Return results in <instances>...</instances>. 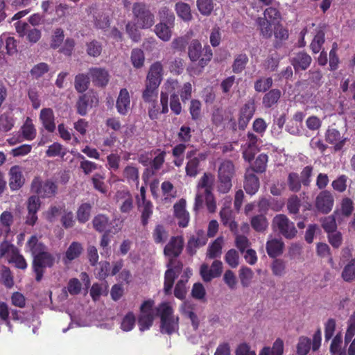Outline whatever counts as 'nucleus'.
Wrapping results in <instances>:
<instances>
[{
    "instance_id": "obj_37",
    "label": "nucleus",
    "mask_w": 355,
    "mask_h": 355,
    "mask_svg": "<svg viewBox=\"0 0 355 355\" xmlns=\"http://www.w3.org/2000/svg\"><path fill=\"white\" fill-rule=\"evenodd\" d=\"M153 154L156 155V156L153 159H151L150 166L153 173H155L162 167L165 162L166 153L165 150H162L161 149L157 148L153 150Z\"/></svg>"
},
{
    "instance_id": "obj_16",
    "label": "nucleus",
    "mask_w": 355,
    "mask_h": 355,
    "mask_svg": "<svg viewBox=\"0 0 355 355\" xmlns=\"http://www.w3.org/2000/svg\"><path fill=\"white\" fill-rule=\"evenodd\" d=\"M174 216L178 220V224L180 227H187L189 225L190 216L186 210V200L183 198L173 205Z\"/></svg>"
},
{
    "instance_id": "obj_43",
    "label": "nucleus",
    "mask_w": 355,
    "mask_h": 355,
    "mask_svg": "<svg viewBox=\"0 0 355 355\" xmlns=\"http://www.w3.org/2000/svg\"><path fill=\"white\" fill-rule=\"evenodd\" d=\"M256 22L259 27L261 35L266 39L271 37L272 35V24L273 23L266 19V18L262 17H258Z\"/></svg>"
},
{
    "instance_id": "obj_3",
    "label": "nucleus",
    "mask_w": 355,
    "mask_h": 355,
    "mask_svg": "<svg viewBox=\"0 0 355 355\" xmlns=\"http://www.w3.org/2000/svg\"><path fill=\"white\" fill-rule=\"evenodd\" d=\"M132 14L135 25L141 29L149 28L155 23L154 15L149 7L143 2L133 3Z\"/></svg>"
},
{
    "instance_id": "obj_26",
    "label": "nucleus",
    "mask_w": 355,
    "mask_h": 355,
    "mask_svg": "<svg viewBox=\"0 0 355 355\" xmlns=\"http://www.w3.org/2000/svg\"><path fill=\"white\" fill-rule=\"evenodd\" d=\"M220 220L223 225L229 227L230 231L234 234H237L238 224L234 220V214L232 211L227 209H223L220 211Z\"/></svg>"
},
{
    "instance_id": "obj_1",
    "label": "nucleus",
    "mask_w": 355,
    "mask_h": 355,
    "mask_svg": "<svg viewBox=\"0 0 355 355\" xmlns=\"http://www.w3.org/2000/svg\"><path fill=\"white\" fill-rule=\"evenodd\" d=\"M213 182V175L209 173H205L199 180L193 206L195 212L198 213L203 207L205 202L209 212L214 213L216 211V202L212 193Z\"/></svg>"
},
{
    "instance_id": "obj_50",
    "label": "nucleus",
    "mask_w": 355,
    "mask_h": 355,
    "mask_svg": "<svg viewBox=\"0 0 355 355\" xmlns=\"http://www.w3.org/2000/svg\"><path fill=\"white\" fill-rule=\"evenodd\" d=\"M287 184L291 191L297 193L300 191L302 181L297 173L291 172L288 175Z\"/></svg>"
},
{
    "instance_id": "obj_21",
    "label": "nucleus",
    "mask_w": 355,
    "mask_h": 355,
    "mask_svg": "<svg viewBox=\"0 0 355 355\" xmlns=\"http://www.w3.org/2000/svg\"><path fill=\"white\" fill-rule=\"evenodd\" d=\"M9 187L12 191L19 190L24 184V178L19 166H12L9 171Z\"/></svg>"
},
{
    "instance_id": "obj_60",
    "label": "nucleus",
    "mask_w": 355,
    "mask_h": 355,
    "mask_svg": "<svg viewBox=\"0 0 355 355\" xmlns=\"http://www.w3.org/2000/svg\"><path fill=\"white\" fill-rule=\"evenodd\" d=\"M77 158L81 160L80 163V168L83 170L85 175L89 174L98 168L97 164L85 159L83 155L78 153Z\"/></svg>"
},
{
    "instance_id": "obj_4",
    "label": "nucleus",
    "mask_w": 355,
    "mask_h": 355,
    "mask_svg": "<svg viewBox=\"0 0 355 355\" xmlns=\"http://www.w3.org/2000/svg\"><path fill=\"white\" fill-rule=\"evenodd\" d=\"M188 55L192 62L199 60L200 66L204 67L211 60L213 53L209 46L202 49L199 40H192L188 47Z\"/></svg>"
},
{
    "instance_id": "obj_64",
    "label": "nucleus",
    "mask_w": 355,
    "mask_h": 355,
    "mask_svg": "<svg viewBox=\"0 0 355 355\" xmlns=\"http://www.w3.org/2000/svg\"><path fill=\"white\" fill-rule=\"evenodd\" d=\"M321 223L322 228L327 233L333 232L337 228L336 218L334 215L324 217L321 220Z\"/></svg>"
},
{
    "instance_id": "obj_33",
    "label": "nucleus",
    "mask_w": 355,
    "mask_h": 355,
    "mask_svg": "<svg viewBox=\"0 0 355 355\" xmlns=\"http://www.w3.org/2000/svg\"><path fill=\"white\" fill-rule=\"evenodd\" d=\"M92 224L94 228L98 232H107L110 225V218L105 214H98L93 218Z\"/></svg>"
},
{
    "instance_id": "obj_57",
    "label": "nucleus",
    "mask_w": 355,
    "mask_h": 355,
    "mask_svg": "<svg viewBox=\"0 0 355 355\" xmlns=\"http://www.w3.org/2000/svg\"><path fill=\"white\" fill-rule=\"evenodd\" d=\"M232 187V180L217 175L216 190L219 193L225 194Z\"/></svg>"
},
{
    "instance_id": "obj_29",
    "label": "nucleus",
    "mask_w": 355,
    "mask_h": 355,
    "mask_svg": "<svg viewBox=\"0 0 355 355\" xmlns=\"http://www.w3.org/2000/svg\"><path fill=\"white\" fill-rule=\"evenodd\" d=\"M282 95V92L279 89H272L266 92L263 98L262 103L265 108H271L276 105Z\"/></svg>"
},
{
    "instance_id": "obj_46",
    "label": "nucleus",
    "mask_w": 355,
    "mask_h": 355,
    "mask_svg": "<svg viewBox=\"0 0 355 355\" xmlns=\"http://www.w3.org/2000/svg\"><path fill=\"white\" fill-rule=\"evenodd\" d=\"M92 205L89 202L81 204L76 212L77 220L80 223H85L89 220L91 215Z\"/></svg>"
},
{
    "instance_id": "obj_9",
    "label": "nucleus",
    "mask_w": 355,
    "mask_h": 355,
    "mask_svg": "<svg viewBox=\"0 0 355 355\" xmlns=\"http://www.w3.org/2000/svg\"><path fill=\"white\" fill-rule=\"evenodd\" d=\"M334 198L331 191H321L315 198V207L317 211L323 214H329L333 209Z\"/></svg>"
},
{
    "instance_id": "obj_40",
    "label": "nucleus",
    "mask_w": 355,
    "mask_h": 355,
    "mask_svg": "<svg viewBox=\"0 0 355 355\" xmlns=\"http://www.w3.org/2000/svg\"><path fill=\"white\" fill-rule=\"evenodd\" d=\"M22 136L24 139L32 141L36 137V130L34 125L33 124L31 118L27 117L24 123L21 128Z\"/></svg>"
},
{
    "instance_id": "obj_63",
    "label": "nucleus",
    "mask_w": 355,
    "mask_h": 355,
    "mask_svg": "<svg viewBox=\"0 0 355 355\" xmlns=\"http://www.w3.org/2000/svg\"><path fill=\"white\" fill-rule=\"evenodd\" d=\"M311 340L307 337H300L297 345L298 355H306L311 349Z\"/></svg>"
},
{
    "instance_id": "obj_47",
    "label": "nucleus",
    "mask_w": 355,
    "mask_h": 355,
    "mask_svg": "<svg viewBox=\"0 0 355 355\" xmlns=\"http://www.w3.org/2000/svg\"><path fill=\"white\" fill-rule=\"evenodd\" d=\"M268 160V155L265 153H261L256 158L254 166L247 170H252V173H262L266 170Z\"/></svg>"
},
{
    "instance_id": "obj_6",
    "label": "nucleus",
    "mask_w": 355,
    "mask_h": 355,
    "mask_svg": "<svg viewBox=\"0 0 355 355\" xmlns=\"http://www.w3.org/2000/svg\"><path fill=\"white\" fill-rule=\"evenodd\" d=\"M54 263V256L47 251L40 254H37V256H34L32 262V268L33 272L35 273V280L38 282H40L45 272V268L53 267Z\"/></svg>"
},
{
    "instance_id": "obj_20",
    "label": "nucleus",
    "mask_w": 355,
    "mask_h": 355,
    "mask_svg": "<svg viewBox=\"0 0 355 355\" xmlns=\"http://www.w3.org/2000/svg\"><path fill=\"white\" fill-rule=\"evenodd\" d=\"M40 121L44 129L49 132H53L56 128L55 115L51 108H43L40 111Z\"/></svg>"
},
{
    "instance_id": "obj_12",
    "label": "nucleus",
    "mask_w": 355,
    "mask_h": 355,
    "mask_svg": "<svg viewBox=\"0 0 355 355\" xmlns=\"http://www.w3.org/2000/svg\"><path fill=\"white\" fill-rule=\"evenodd\" d=\"M207 237L203 230H199L196 234L191 235L187 241L186 245L187 253L189 256H193L197 252V249L206 245Z\"/></svg>"
},
{
    "instance_id": "obj_19",
    "label": "nucleus",
    "mask_w": 355,
    "mask_h": 355,
    "mask_svg": "<svg viewBox=\"0 0 355 355\" xmlns=\"http://www.w3.org/2000/svg\"><path fill=\"white\" fill-rule=\"evenodd\" d=\"M163 76V66L162 63L157 61L153 63L146 76V83L159 86Z\"/></svg>"
},
{
    "instance_id": "obj_17",
    "label": "nucleus",
    "mask_w": 355,
    "mask_h": 355,
    "mask_svg": "<svg viewBox=\"0 0 355 355\" xmlns=\"http://www.w3.org/2000/svg\"><path fill=\"white\" fill-rule=\"evenodd\" d=\"M324 137L327 143L334 145L335 151L341 150L347 140V138L343 137L336 128H329L325 132Z\"/></svg>"
},
{
    "instance_id": "obj_54",
    "label": "nucleus",
    "mask_w": 355,
    "mask_h": 355,
    "mask_svg": "<svg viewBox=\"0 0 355 355\" xmlns=\"http://www.w3.org/2000/svg\"><path fill=\"white\" fill-rule=\"evenodd\" d=\"M158 15L160 22H164L166 24L174 26L175 15L168 7H162L159 10Z\"/></svg>"
},
{
    "instance_id": "obj_41",
    "label": "nucleus",
    "mask_w": 355,
    "mask_h": 355,
    "mask_svg": "<svg viewBox=\"0 0 355 355\" xmlns=\"http://www.w3.org/2000/svg\"><path fill=\"white\" fill-rule=\"evenodd\" d=\"M123 175L129 184L135 183L138 185L139 180V170L137 167L132 164L126 166L123 169Z\"/></svg>"
},
{
    "instance_id": "obj_15",
    "label": "nucleus",
    "mask_w": 355,
    "mask_h": 355,
    "mask_svg": "<svg viewBox=\"0 0 355 355\" xmlns=\"http://www.w3.org/2000/svg\"><path fill=\"white\" fill-rule=\"evenodd\" d=\"M114 200L119 205V210L123 214H128L133 208L132 196L128 190H119L114 195Z\"/></svg>"
},
{
    "instance_id": "obj_25",
    "label": "nucleus",
    "mask_w": 355,
    "mask_h": 355,
    "mask_svg": "<svg viewBox=\"0 0 355 355\" xmlns=\"http://www.w3.org/2000/svg\"><path fill=\"white\" fill-rule=\"evenodd\" d=\"M130 100L128 91L125 88L121 89L116 103L118 112L121 115H125L130 109Z\"/></svg>"
},
{
    "instance_id": "obj_30",
    "label": "nucleus",
    "mask_w": 355,
    "mask_h": 355,
    "mask_svg": "<svg viewBox=\"0 0 355 355\" xmlns=\"http://www.w3.org/2000/svg\"><path fill=\"white\" fill-rule=\"evenodd\" d=\"M168 231L162 224L156 225L152 232V238L156 244H164L168 240Z\"/></svg>"
},
{
    "instance_id": "obj_27",
    "label": "nucleus",
    "mask_w": 355,
    "mask_h": 355,
    "mask_svg": "<svg viewBox=\"0 0 355 355\" xmlns=\"http://www.w3.org/2000/svg\"><path fill=\"white\" fill-rule=\"evenodd\" d=\"M284 243L282 241L277 239L269 240L266 243V252L271 258H276L283 253Z\"/></svg>"
},
{
    "instance_id": "obj_53",
    "label": "nucleus",
    "mask_w": 355,
    "mask_h": 355,
    "mask_svg": "<svg viewBox=\"0 0 355 355\" xmlns=\"http://www.w3.org/2000/svg\"><path fill=\"white\" fill-rule=\"evenodd\" d=\"M130 60L134 67L137 69L142 67L145 60L144 51L140 49H133L131 51Z\"/></svg>"
},
{
    "instance_id": "obj_42",
    "label": "nucleus",
    "mask_w": 355,
    "mask_h": 355,
    "mask_svg": "<svg viewBox=\"0 0 355 355\" xmlns=\"http://www.w3.org/2000/svg\"><path fill=\"white\" fill-rule=\"evenodd\" d=\"M248 61V57L245 53L236 55L232 65V71L234 73H241L245 69Z\"/></svg>"
},
{
    "instance_id": "obj_44",
    "label": "nucleus",
    "mask_w": 355,
    "mask_h": 355,
    "mask_svg": "<svg viewBox=\"0 0 355 355\" xmlns=\"http://www.w3.org/2000/svg\"><path fill=\"white\" fill-rule=\"evenodd\" d=\"M89 83L90 80L87 74L78 73L75 77L74 87L79 93L85 92L88 89Z\"/></svg>"
},
{
    "instance_id": "obj_52",
    "label": "nucleus",
    "mask_w": 355,
    "mask_h": 355,
    "mask_svg": "<svg viewBox=\"0 0 355 355\" xmlns=\"http://www.w3.org/2000/svg\"><path fill=\"white\" fill-rule=\"evenodd\" d=\"M286 207L288 214L298 215L301 207L300 198L297 195H292L288 198Z\"/></svg>"
},
{
    "instance_id": "obj_31",
    "label": "nucleus",
    "mask_w": 355,
    "mask_h": 355,
    "mask_svg": "<svg viewBox=\"0 0 355 355\" xmlns=\"http://www.w3.org/2000/svg\"><path fill=\"white\" fill-rule=\"evenodd\" d=\"M175 10L178 17L185 22H189L193 19L191 7L187 3L177 2L175 5Z\"/></svg>"
},
{
    "instance_id": "obj_59",
    "label": "nucleus",
    "mask_w": 355,
    "mask_h": 355,
    "mask_svg": "<svg viewBox=\"0 0 355 355\" xmlns=\"http://www.w3.org/2000/svg\"><path fill=\"white\" fill-rule=\"evenodd\" d=\"M272 83L271 77L259 78L254 82V88L257 92H266L272 87Z\"/></svg>"
},
{
    "instance_id": "obj_8",
    "label": "nucleus",
    "mask_w": 355,
    "mask_h": 355,
    "mask_svg": "<svg viewBox=\"0 0 355 355\" xmlns=\"http://www.w3.org/2000/svg\"><path fill=\"white\" fill-rule=\"evenodd\" d=\"M184 240L182 236H173L164 248V254L169 258L168 266L173 265L184 249Z\"/></svg>"
},
{
    "instance_id": "obj_10",
    "label": "nucleus",
    "mask_w": 355,
    "mask_h": 355,
    "mask_svg": "<svg viewBox=\"0 0 355 355\" xmlns=\"http://www.w3.org/2000/svg\"><path fill=\"white\" fill-rule=\"evenodd\" d=\"M98 104V97L97 94L93 90H89L79 97L76 103L77 112L82 116H85L87 112L89 107H95Z\"/></svg>"
},
{
    "instance_id": "obj_11",
    "label": "nucleus",
    "mask_w": 355,
    "mask_h": 355,
    "mask_svg": "<svg viewBox=\"0 0 355 355\" xmlns=\"http://www.w3.org/2000/svg\"><path fill=\"white\" fill-rule=\"evenodd\" d=\"M222 272L223 263L220 260L214 261L211 267L207 263H203L200 268V276L205 282H209L214 278L220 277Z\"/></svg>"
},
{
    "instance_id": "obj_23",
    "label": "nucleus",
    "mask_w": 355,
    "mask_h": 355,
    "mask_svg": "<svg viewBox=\"0 0 355 355\" xmlns=\"http://www.w3.org/2000/svg\"><path fill=\"white\" fill-rule=\"evenodd\" d=\"M83 252V245L78 241H73L67 249L62 257L64 264H69L72 261L78 259Z\"/></svg>"
},
{
    "instance_id": "obj_5",
    "label": "nucleus",
    "mask_w": 355,
    "mask_h": 355,
    "mask_svg": "<svg viewBox=\"0 0 355 355\" xmlns=\"http://www.w3.org/2000/svg\"><path fill=\"white\" fill-rule=\"evenodd\" d=\"M58 184L53 179L42 181L40 177H35L31 182V190L42 198H51L58 193Z\"/></svg>"
},
{
    "instance_id": "obj_62",
    "label": "nucleus",
    "mask_w": 355,
    "mask_h": 355,
    "mask_svg": "<svg viewBox=\"0 0 355 355\" xmlns=\"http://www.w3.org/2000/svg\"><path fill=\"white\" fill-rule=\"evenodd\" d=\"M153 205L150 201L143 202L141 220L144 227L148 225L149 218L153 214Z\"/></svg>"
},
{
    "instance_id": "obj_36",
    "label": "nucleus",
    "mask_w": 355,
    "mask_h": 355,
    "mask_svg": "<svg viewBox=\"0 0 355 355\" xmlns=\"http://www.w3.org/2000/svg\"><path fill=\"white\" fill-rule=\"evenodd\" d=\"M159 86L146 83L145 89L142 92V98L146 103H152L155 101L158 96Z\"/></svg>"
},
{
    "instance_id": "obj_22",
    "label": "nucleus",
    "mask_w": 355,
    "mask_h": 355,
    "mask_svg": "<svg viewBox=\"0 0 355 355\" xmlns=\"http://www.w3.org/2000/svg\"><path fill=\"white\" fill-rule=\"evenodd\" d=\"M259 179L252 170H246L243 187L248 194L254 195L259 189Z\"/></svg>"
},
{
    "instance_id": "obj_14",
    "label": "nucleus",
    "mask_w": 355,
    "mask_h": 355,
    "mask_svg": "<svg viewBox=\"0 0 355 355\" xmlns=\"http://www.w3.org/2000/svg\"><path fill=\"white\" fill-rule=\"evenodd\" d=\"M256 111L255 103L254 100L246 102L241 108L238 119L239 128L240 130H244L248 125Z\"/></svg>"
},
{
    "instance_id": "obj_55",
    "label": "nucleus",
    "mask_w": 355,
    "mask_h": 355,
    "mask_svg": "<svg viewBox=\"0 0 355 355\" xmlns=\"http://www.w3.org/2000/svg\"><path fill=\"white\" fill-rule=\"evenodd\" d=\"M183 278V276L182 277ZM189 276L187 275H185V279H180L177 282L175 289H174V295L179 300H184L186 297L187 294V287L186 284L188 282Z\"/></svg>"
},
{
    "instance_id": "obj_58",
    "label": "nucleus",
    "mask_w": 355,
    "mask_h": 355,
    "mask_svg": "<svg viewBox=\"0 0 355 355\" xmlns=\"http://www.w3.org/2000/svg\"><path fill=\"white\" fill-rule=\"evenodd\" d=\"M101 43L97 40H92L86 44V51L88 55L94 58L98 57L102 52Z\"/></svg>"
},
{
    "instance_id": "obj_34",
    "label": "nucleus",
    "mask_w": 355,
    "mask_h": 355,
    "mask_svg": "<svg viewBox=\"0 0 355 355\" xmlns=\"http://www.w3.org/2000/svg\"><path fill=\"white\" fill-rule=\"evenodd\" d=\"M274 36L275 40L273 43L275 49H278L282 46V42L288 40L289 33L288 30L279 24L275 27Z\"/></svg>"
},
{
    "instance_id": "obj_38",
    "label": "nucleus",
    "mask_w": 355,
    "mask_h": 355,
    "mask_svg": "<svg viewBox=\"0 0 355 355\" xmlns=\"http://www.w3.org/2000/svg\"><path fill=\"white\" fill-rule=\"evenodd\" d=\"M222 237H218L213 241L208 247L207 257L211 259L220 257L222 254Z\"/></svg>"
},
{
    "instance_id": "obj_56",
    "label": "nucleus",
    "mask_w": 355,
    "mask_h": 355,
    "mask_svg": "<svg viewBox=\"0 0 355 355\" xmlns=\"http://www.w3.org/2000/svg\"><path fill=\"white\" fill-rule=\"evenodd\" d=\"M263 17L268 19L270 21L275 24L276 22L279 23L282 19V15L279 10L273 6H269L263 11Z\"/></svg>"
},
{
    "instance_id": "obj_7",
    "label": "nucleus",
    "mask_w": 355,
    "mask_h": 355,
    "mask_svg": "<svg viewBox=\"0 0 355 355\" xmlns=\"http://www.w3.org/2000/svg\"><path fill=\"white\" fill-rule=\"evenodd\" d=\"M272 226L287 239H293L297 233L294 223L291 221L285 214L276 215L272 220Z\"/></svg>"
},
{
    "instance_id": "obj_48",
    "label": "nucleus",
    "mask_w": 355,
    "mask_h": 355,
    "mask_svg": "<svg viewBox=\"0 0 355 355\" xmlns=\"http://www.w3.org/2000/svg\"><path fill=\"white\" fill-rule=\"evenodd\" d=\"M252 227L257 232L265 231L268 225L266 217L263 214L257 215L251 219Z\"/></svg>"
},
{
    "instance_id": "obj_39",
    "label": "nucleus",
    "mask_w": 355,
    "mask_h": 355,
    "mask_svg": "<svg viewBox=\"0 0 355 355\" xmlns=\"http://www.w3.org/2000/svg\"><path fill=\"white\" fill-rule=\"evenodd\" d=\"M341 277L346 282L355 281V258L350 259L341 272Z\"/></svg>"
},
{
    "instance_id": "obj_45",
    "label": "nucleus",
    "mask_w": 355,
    "mask_h": 355,
    "mask_svg": "<svg viewBox=\"0 0 355 355\" xmlns=\"http://www.w3.org/2000/svg\"><path fill=\"white\" fill-rule=\"evenodd\" d=\"M254 272L247 266H241L239 271V277L243 287H248L253 279Z\"/></svg>"
},
{
    "instance_id": "obj_28",
    "label": "nucleus",
    "mask_w": 355,
    "mask_h": 355,
    "mask_svg": "<svg viewBox=\"0 0 355 355\" xmlns=\"http://www.w3.org/2000/svg\"><path fill=\"white\" fill-rule=\"evenodd\" d=\"M235 173V166L233 162L229 159H225L219 165L217 175L232 180Z\"/></svg>"
},
{
    "instance_id": "obj_2",
    "label": "nucleus",
    "mask_w": 355,
    "mask_h": 355,
    "mask_svg": "<svg viewBox=\"0 0 355 355\" xmlns=\"http://www.w3.org/2000/svg\"><path fill=\"white\" fill-rule=\"evenodd\" d=\"M160 318V332L171 335L179 330V317L174 315L173 309L168 302H162L157 308Z\"/></svg>"
},
{
    "instance_id": "obj_32",
    "label": "nucleus",
    "mask_w": 355,
    "mask_h": 355,
    "mask_svg": "<svg viewBox=\"0 0 355 355\" xmlns=\"http://www.w3.org/2000/svg\"><path fill=\"white\" fill-rule=\"evenodd\" d=\"M26 247L31 252L33 259L34 258V256H37V254H40L41 253L46 252L45 245L39 242L37 237L35 235L30 237L27 241Z\"/></svg>"
},
{
    "instance_id": "obj_13",
    "label": "nucleus",
    "mask_w": 355,
    "mask_h": 355,
    "mask_svg": "<svg viewBox=\"0 0 355 355\" xmlns=\"http://www.w3.org/2000/svg\"><path fill=\"white\" fill-rule=\"evenodd\" d=\"M295 73L306 70L312 62L311 57L304 51L293 53L290 58Z\"/></svg>"
},
{
    "instance_id": "obj_49",
    "label": "nucleus",
    "mask_w": 355,
    "mask_h": 355,
    "mask_svg": "<svg viewBox=\"0 0 355 355\" xmlns=\"http://www.w3.org/2000/svg\"><path fill=\"white\" fill-rule=\"evenodd\" d=\"M324 41L325 34L324 31L322 30L318 31L310 44V49L313 53L316 54L320 51Z\"/></svg>"
},
{
    "instance_id": "obj_24",
    "label": "nucleus",
    "mask_w": 355,
    "mask_h": 355,
    "mask_svg": "<svg viewBox=\"0 0 355 355\" xmlns=\"http://www.w3.org/2000/svg\"><path fill=\"white\" fill-rule=\"evenodd\" d=\"M207 159V154L200 153L198 154L196 158L187 160L185 166V173L187 176L195 178L200 171V161H204Z\"/></svg>"
},
{
    "instance_id": "obj_51",
    "label": "nucleus",
    "mask_w": 355,
    "mask_h": 355,
    "mask_svg": "<svg viewBox=\"0 0 355 355\" xmlns=\"http://www.w3.org/2000/svg\"><path fill=\"white\" fill-rule=\"evenodd\" d=\"M270 268L273 275L282 277L286 274V261L282 259L275 258L271 263Z\"/></svg>"
},
{
    "instance_id": "obj_18",
    "label": "nucleus",
    "mask_w": 355,
    "mask_h": 355,
    "mask_svg": "<svg viewBox=\"0 0 355 355\" xmlns=\"http://www.w3.org/2000/svg\"><path fill=\"white\" fill-rule=\"evenodd\" d=\"M89 74L93 84L98 87H105L110 80L108 71L101 67H92L89 69Z\"/></svg>"
},
{
    "instance_id": "obj_61",
    "label": "nucleus",
    "mask_w": 355,
    "mask_h": 355,
    "mask_svg": "<svg viewBox=\"0 0 355 355\" xmlns=\"http://www.w3.org/2000/svg\"><path fill=\"white\" fill-rule=\"evenodd\" d=\"M197 7L201 15L209 16L214 9V2L212 0H197Z\"/></svg>"
},
{
    "instance_id": "obj_35",
    "label": "nucleus",
    "mask_w": 355,
    "mask_h": 355,
    "mask_svg": "<svg viewBox=\"0 0 355 355\" xmlns=\"http://www.w3.org/2000/svg\"><path fill=\"white\" fill-rule=\"evenodd\" d=\"M173 28V26L166 24L164 22H159L155 26V32L160 40L167 42L169 41L171 37V29Z\"/></svg>"
}]
</instances>
